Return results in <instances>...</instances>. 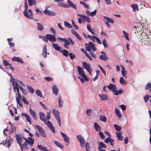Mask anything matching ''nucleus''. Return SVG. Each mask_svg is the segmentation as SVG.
<instances>
[{"mask_svg":"<svg viewBox=\"0 0 151 151\" xmlns=\"http://www.w3.org/2000/svg\"><path fill=\"white\" fill-rule=\"evenodd\" d=\"M78 72L79 76H78V78L80 80L82 83H84L85 81H88V79L86 75L85 72L83 71V68L79 66H77Z\"/></svg>","mask_w":151,"mask_h":151,"instance_id":"nucleus-1","label":"nucleus"},{"mask_svg":"<svg viewBox=\"0 0 151 151\" xmlns=\"http://www.w3.org/2000/svg\"><path fill=\"white\" fill-rule=\"evenodd\" d=\"M15 137L17 143L20 146H21L22 144L26 140V138L24 136L20 134H16Z\"/></svg>","mask_w":151,"mask_h":151,"instance_id":"nucleus-2","label":"nucleus"},{"mask_svg":"<svg viewBox=\"0 0 151 151\" xmlns=\"http://www.w3.org/2000/svg\"><path fill=\"white\" fill-rule=\"evenodd\" d=\"M52 113L54 116L57 121L60 127L61 125V122L60 117L59 115V112L58 110L54 109L52 110Z\"/></svg>","mask_w":151,"mask_h":151,"instance_id":"nucleus-3","label":"nucleus"},{"mask_svg":"<svg viewBox=\"0 0 151 151\" xmlns=\"http://www.w3.org/2000/svg\"><path fill=\"white\" fill-rule=\"evenodd\" d=\"M85 45L86 50L88 51H91V48L92 50L93 51H95L96 50V48L92 42H89L88 44L86 43Z\"/></svg>","mask_w":151,"mask_h":151,"instance_id":"nucleus-4","label":"nucleus"},{"mask_svg":"<svg viewBox=\"0 0 151 151\" xmlns=\"http://www.w3.org/2000/svg\"><path fill=\"white\" fill-rule=\"evenodd\" d=\"M83 65L84 68L88 72L89 75L91 76L92 69L90 64L85 62H83Z\"/></svg>","mask_w":151,"mask_h":151,"instance_id":"nucleus-5","label":"nucleus"},{"mask_svg":"<svg viewBox=\"0 0 151 151\" xmlns=\"http://www.w3.org/2000/svg\"><path fill=\"white\" fill-rule=\"evenodd\" d=\"M61 135L63 138V140L64 142H66L67 144L66 145H68L69 143V137L65 134L63 133L62 132H60Z\"/></svg>","mask_w":151,"mask_h":151,"instance_id":"nucleus-6","label":"nucleus"},{"mask_svg":"<svg viewBox=\"0 0 151 151\" xmlns=\"http://www.w3.org/2000/svg\"><path fill=\"white\" fill-rule=\"evenodd\" d=\"M78 140L80 142L81 146L83 147L85 143L84 139L83 137L81 135H78L77 136Z\"/></svg>","mask_w":151,"mask_h":151,"instance_id":"nucleus-7","label":"nucleus"},{"mask_svg":"<svg viewBox=\"0 0 151 151\" xmlns=\"http://www.w3.org/2000/svg\"><path fill=\"white\" fill-rule=\"evenodd\" d=\"M40 119L42 121H43L44 123L47 125V122L45 118V114L44 113L42 112H40L39 113Z\"/></svg>","mask_w":151,"mask_h":151,"instance_id":"nucleus-8","label":"nucleus"},{"mask_svg":"<svg viewBox=\"0 0 151 151\" xmlns=\"http://www.w3.org/2000/svg\"><path fill=\"white\" fill-rule=\"evenodd\" d=\"M48 127L53 133H55V128L52 124L50 121H48Z\"/></svg>","mask_w":151,"mask_h":151,"instance_id":"nucleus-9","label":"nucleus"},{"mask_svg":"<svg viewBox=\"0 0 151 151\" xmlns=\"http://www.w3.org/2000/svg\"><path fill=\"white\" fill-rule=\"evenodd\" d=\"M120 66L121 67L122 69L121 73L122 76L124 78H127V71L125 70V68L122 65H120Z\"/></svg>","mask_w":151,"mask_h":151,"instance_id":"nucleus-10","label":"nucleus"},{"mask_svg":"<svg viewBox=\"0 0 151 151\" xmlns=\"http://www.w3.org/2000/svg\"><path fill=\"white\" fill-rule=\"evenodd\" d=\"M48 40L50 41L51 42H55L56 40V39L55 37V35H52L48 34Z\"/></svg>","mask_w":151,"mask_h":151,"instance_id":"nucleus-11","label":"nucleus"},{"mask_svg":"<svg viewBox=\"0 0 151 151\" xmlns=\"http://www.w3.org/2000/svg\"><path fill=\"white\" fill-rule=\"evenodd\" d=\"M28 12L29 14H28L27 13V15L25 16L27 18L29 19H33V14H32V10L31 9H28Z\"/></svg>","mask_w":151,"mask_h":151,"instance_id":"nucleus-12","label":"nucleus"},{"mask_svg":"<svg viewBox=\"0 0 151 151\" xmlns=\"http://www.w3.org/2000/svg\"><path fill=\"white\" fill-rule=\"evenodd\" d=\"M12 60L13 61H17L22 64L24 63L22 60L19 57H14L12 58Z\"/></svg>","mask_w":151,"mask_h":151,"instance_id":"nucleus-13","label":"nucleus"},{"mask_svg":"<svg viewBox=\"0 0 151 151\" xmlns=\"http://www.w3.org/2000/svg\"><path fill=\"white\" fill-rule=\"evenodd\" d=\"M22 115L25 116L27 121L30 124H31V122L30 120V117L29 115L25 113H23L22 114Z\"/></svg>","mask_w":151,"mask_h":151,"instance_id":"nucleus-14","label":"nucleus"},{"mask_svg":"<svg viewBox=\"0 0 151 151\" xmlns=\"http://www.w3.org/2000/svg\"><path fill=\"white\" fill-rule=\"evenodd\" d=\"M99 96L101 100L106 101L108 99V96L105 94H99Z\"/></svg>","mask_w":151,"mask_h":151,"instance_id":"nucleus-15","label":"nucleus"},{"mask_svg":"<svg viewBox=\"0 0 151 151\" xmlns=\"http://www.w3.org/2000/svg\"><path fill=\"white\" fill-rule=\"evenodd\" d=\"M7 144V147H9L11 144V143L10 142V140L9 139H6L5 140V142H4V141H3V142H1L0 143V145H5L6 144Z\"/></svg>","mask_w":151,"mask_h":151,"instance_id":"nucleus-16","label":"nucleus"},{"mask_svg":"<svg viewBox=\"0 0 151 151\" xmlns=\"http://www.w3.org/2000/svg\"><path fill=\"white\" fill-rule=\"evenodd\" d=\"M47 46L46 45L44 46L42 49V55H43L44 58H45L47 56Z\"/></svg>","mask_w":151,"mask_h":151,"instance_id":"nucleus-17","label":"nucleus"},{"mask_svg":"<svg viewBox=\"0 0 151 151\" xmlns=\"http://www.w3.org/2000/svg\"><path fill=\"white\" fill-rule=\"evenodd\" d=\"M96 10L95 9L92 12H90L88 10L86 11V12L87 15L91 16H93L94 15L96 14Z\"/></svg>","mask_w":151,"mask_h":151,"instance_id":"nucleus-18","label":"nucleus"},{"mask_svg":"<svg viewBox=\"0 0 151 151\" xmlns=\"http://www.w3.org/2000/svg\"><path fill=\"white\" fill-rule=\"evenodd\" d=\"M67 3L69 6L71 7L74 9H76L77 8L76 5H74L70 0H67Z\"/></svg>","mask_w":151,"mask_h":151,"instance_id":"nucleus-19","label":"nucleus"},{"mask_svg":"<svg viewBox=\"0 0 151 151\" xmlns=\"http://www.w3.org/2000/svg\"><path fill=\"white\" fill-rule=\"evenodd\" d=\"M107 88L110 90L113 91L114 90L116 89L115 85L112 84H109L107 86Z\"/></svg>","mask_w":151,"mask_h":151,"instance_id":"nucleus-20","label":"nucleus"},{"mask_svg":"<svg viewBox=\"0 0 151 151\" xmlns=\"http://www.w3.org/2000/svg\"><path fill=\"white\" fill-rule=\"evenodd\" d=\"M101 54H102L103 55H100L99 57L102 60H106L108 59V58L106 56V53L104 52H101Z\"/></svg>","mask_w":151,"mask_h":151,"instance_id":"nucleus-21","label":"nucleus"},{"mask_svg":"<svg viewBox=\"0 0 151 151\" xmlns=\"http://www.w3.org/2000/svg\"><path fill=\"white\" fill-rule=\"evenodd\" d=\"M28 140L26 139V142L28 144H30L31 145L34 143V140L33 138L30 137H28Z\"/></svg>","mask_w":151,"mask_h":151,"instance_id":"nucleus-22","label":"nucleus"},{"mask_svg":"<svg viewBox=\"0 0 151 151\" xmlns=\"http://www.w3.org/2000/svg\"><path fill=\"white\" fill-rule=\"evenodd\" d=\"M71 32L73 34L76 36L79 40H81V38L79 35L74 30V29H72Z\"/></svg>","mask_w":151,"mask_h":151,"instance_id":"nucleus-23","label":"nucleus"},{"mask_svg":"<svg viewBox=\"0 0 151 151\" xmlns=\"http://www.w3.org/2000/svg\"><path fill=\"white\" fill-rule=\"evenodd\" d=\"M87 28L88 30L90 32L92 35H94L95 34L94 30L93 29H91V28L90 24H88L87 25Z\"/></svg>","mask_w":151,"mask_h":151,"instance_id":"nucleus-24","label":"nucleus"},{"mask_svg":"<svg viewBox=\"0 0 151 151\" xmlns=\"http://www.w3.org/2000/svg\"><path fill=\"white\" fill-rule=\"evenodd\" d=\"M30 113L32 115V117L35 119H36L37 117L36 116V114L35 111L32 110L31 108L29 109Z\"/></svg>","mask_w":151,"mask_h":151,"instance_id":"nucleus-25","label":"nucleus"},{"mask_svg":"<svg viewBox=\"0 0 151 151\" xmlns=\"http://www.w3.org/2000/svg\"><path fill=\"white\" fill-rule=\"evenodd\" d=\"M82 19L84 21L88 23H90L91 22L90 18L88 17L85 15L83 16Z\"/></svg>","mask_w":151,"mask_h":151,"instance_id":"nucleus-26","label":"nucleus"},{"mask_svg":"<svg viewBox=\"0 0 151 151\" xmlns=\"http://www.w3.org/2000/svg\"><path fill=\"white\" fill-rule=\"evenodd\" d=\"M104 17L107 22L112 24L114 23V20L112 19L105 16H104Z\"/></svg>","mask_w":151,"mask_h":151,"instance_id":"nucleus-27","label":"nucleus"},{"mask_svg":"<svg viewBox=\"0 0 151 151\" xmlns=\"http://www.w3.org/2000/svg\"><path fill=\"white\" fill-rule=\"evenodd\" d=\"M52 91L54 94L55 95H58V89L56 86L54 85L52 86Z\"/></svg>","mask_w":151,"mask_h":151,"instance_id":"nucleus-28","label":"nucleus"},{"mask_svg":"<svg viewBox=\"0 0 151 151\" xmlns=\"http://www.w3.org/2000/svg\"><path fill=\"white\" fill-rule=\"evenodd\" d=\"M53 47L56 50L61 51V48L58 46L57 44L53 43L52 44Z\"/></svg>","mask_w":151,"mask_h":151,"instance_id":"nucleus-29","label":"nucleus"},{"mask_svg":"<svg viewBox=\"0 0 151 151\" xmlns=\"http://www.w3.org/2000/svg\"><path fill=\"white\" fill-rule=\"evenodd\" d=\"M94 127L97 131H100L101 130V128L100 126L96 123H94Z\"/></svg>","mask_w":151,"mask_h":151,"instance_id":"nucleus-30","label":"nucleus"},{"mask_svg":"<svg viewBox=\"0 0 151 151\" xmlns=\"http://www.w3.org/2000/svg\"><path fill=\"white\" fill-rule=\"evenodd\" d=\"M64 42H65V44H64V46L65 47L66 49H68L69 48L68 45H69L70 44V41L65 40Z\"/></svg>","mask_w":151,"mask_h":151,"instance_id":"nucleus-31","label":"nucleus"},{"mask_svg":"<svg viewBox=\"0 0 151 151\" xmlns=\"http://www.w3.org/2000/svg\"><path fill=\"white\" fill-rule=\"evenodd\" d=\"M115 113L116 115L119 118L121 117L122 115L119 110L117 108H115Z\"/></svg>","mask_w":151,"mask_h":151,"instance_id":"nucleus-32","label":"nucleus"},{"mask_svg":"<svg viewBox=\"0 0 151 151\" xmlns=\"http://www.w3.org/2000/svg\"><path fill=\"white\" fill-rule=\"evenodd\" d=\"M113 92L114 93V95H117L119 94H121L123 92L122 90V89H120L118 91L116 90V89L114 90Z\"/></svg>","mask_w":151,"mask_h":151,"instance_id":"nucleus-33","label":"nucleus"},{"mask_svg":"<svg viewBox=\"0 0 151 151\" xmlns=\"http://www.w3.org/2000/svg\"><path fill=\"white\" fill-rule=\"evenodd\" d=\"M116 134L118 139L120 141H122L123 139V137L121 134L117 132H116Z\"/></svg>","mask_w":151,"mask_h":151,"instance_id":"nucleus-34","label":"nucleus"},{"mask_svg":"<svg viewBox=\"0 0 151 151\" xmlns=\"http://www.w3.org/2000/svg\"><path fill=\"white\" fill-rule=\"evenodd\" d=\"M119 82L121 84L123 85H125L127 84V82L124 80L122 77H120V78Z\"/></svg>","mask_w":151,"mask_h":151,"instance_id":"nucleus-35","label":"nucleus"},{"mask_svg":"<svg viewBox=\"0 0 151 151\" xmlns=\"http://www.w3.org/2000/svg\"><path fill=\"white\" fill-rule=\"evenodd\" d=\"M123 33V36L127 40H129V34H128L125 31H122Z\"/></svg>","mask_w":151,"mask_h":151,"instance_id":"nucleus-36","label":"nucleus"},{"mask_svg":"<svg viewBox=\"0 0 151 151\" xmlns=\"http://www.w3.org/2000/svg\"><path fill=\"white\" fill-rule=\"evenodd\" d=\"M37 29L41 31H42L44 29V27L42 25L39 23H37Z\"/></svg>","mask_w":151,"mask_h":151,"instance_id":"nucleus-37","label":"nucleus"},{"mask_svg":"<svg viewBox=\"0 0 151 151\" xmlns=\"http://www.w3.org/2000/svg\"><path fill=\"white\" fill-rule=\"evenodd\" d=\"M56 13L53 11L50 10H48V16H54L56 15Z\"/></svg>","mask_w":151,"mask_h":151,"instance_id":"nucleus-38","label":"nucleus"},{"mask_svg":"<svg viewBox=\"0 0 151 151\" xmlns=\"http://www.w3.org/2000/svg\"><path fill=\"white\" fill-rule=\"evenodd\" d=\"M100 120L104 122H106V117L102 115H100L99 116Z\"/></svg>","mask_w":151,"mask_h":151,"instance_id":"nucleus-39","label":"nucleus"},{"mask_svg":"<svg viewBox=\"0 0 151 151\" xmlns=\"http://www.w3.org/2000/svg\"><path fill=\"white\" fill-rule=\"evenodd\" d=\"M25 11L23 12V14L24 16L27 15V9L28 8V6L27 4L26 0H25Z\"/></svg>","mask_w":151,"mask_h":151,"instance_id":"nucleus-40","label":"nucleus"},{"mask_svg":"<svg viewBox=\"0 0 151 151\" xmlns=\"http://www.w3.org/2000/svg\"><path fill=\"white\" fill-rule=\"evenodd\" d=\"M39 37L40 38L42 39L45 42H47V34H46L45 36L39 35Z\"/></svg>","mask_w":151,"mask_h":151,"instance_id":"nucleus-41","label":"nucleus"},{"mask_svg":"<svg viewBox=\"0 0 151 151\" xmlns=\"http://www.w3.org/2000/svg\"><path fill=\"white\" fill-rule=\"evenodd\" d=\"M131 7L133 9V11L134 12H135L138 10L137 5V4H132Z\"/></svg>","mask_w":151,"mask_h":151,"instance_id":"nucleus-42","label":"nucleus"},{"mask_svg":"<svg viewBox=\"0 0 151 151\" xmlns=\"http://www.w3.org/2000/svg\"><path fill=\"white\" fill-rule=\"evenodd\" d=\"M58 5L60 7H63L65 8H67L68 7V5L62 2L58 3Z\"/></svg>","mask_w":151,"mask_h":151,"instance_id":"nucleus-43","label":"nucleus"},{"mask_svg":"<svg viewBox=\"0 0 151 151\" xmlns=\"http://www.w3.org/2000/svg\"><path fill=\"white\" fill-rule=\"evenodd\" d=\"M81 51L83 52L86 55V56L90 60H92V58L86 52V51L84 49H81Z\"/></svg>","mask_w":151,"mask_h":151,"instance_id":"nucleus-44","label":"nucleus"},{"mask_svg":"<svg viewBox=\"0 0 151 151\" xmlns=\"http://www.w3.org/2000/svg\"><path fill=\"white\" fill-rule=\"evenodd\" d=\"M64 24L66 27L68 28H72L73 27L70 24L66 22V21L64 22Z\"/></svg>","mask_w":151,"mask_h":151,"instance_id":"nucleus-45","label":"nucleus"},{"mask_svg":"<svg viewBox=\"0 0 151 151\" xmlns=\"http://www.w3.org/2000/svg\"><path fill=\"white\" fill-rule=\"evenodd\" d=\"M29 5L32 6L33 4L36 5V2L35 0H28Z\"/></svg>","mask_w":151,"mask_h":151,"instance_id":"nucleus-46","label":"nucleus"},{"mask_svg":"<svg viewBox=\"0 0 151 151\" xmlns=\"http://www.w3.org/2000/svg\"><path fill=\"white\" fill-rule=\"evenodd\" d=\"M60 52H62L63 55L67 57L68 55V52L65 50H64L63 51H61H61H60Z\"/></svg>","mask_w":151,"mask_h":151,"instance_id":"nucleus-47","label":"nucleus"},{"mask_svg":"<svg viewBox=\"0 0 151 151\" xmlns=\"http://www.w3.org/2000/svg\"><path fill=\"white\" fill-rule=\"evenodd\" d=\"M54 143L56 145V146L57 147H59L61 149L63 148V147L62 146V145L60 143L55 141Z\"/></svg>","mask_w":151,"mask_h":151,"instance_id":"nucleus-48","label":"nucleus"},{"mask_svg":"<svg viewBox=\"0 0 151 151\" xmlns=\"http://www.w3.org/2000/svg\"><path fill=\"white\" fill-rule=\"evenodd\" d=\"M27 88L28 90L30 93H34V91L33 89L31 87L28 85H27Z\"/></svg>","mask_w":151,"mask_h":151,"instance_id":"nucleus-49","label":"nucleus"},{"mask_svg":"<svg viewBox=\"0 0 151 151\" xmlns=\"http://www.w3.org/2000/svg\"><path fill=\"white\" fill-rule=\"evenodd\" d=\"M58 103L59 105V106L60 107H61L63 104V102L62 101L61 98L60 97L58 100Z\"/></svg>","mask_w":151,"mask_h":151,"instance_id":"nucleus-50","label":"nucleus"},{"mask_svg":"<svg viewBox=\"0 0 151 151\" xmlns=\"http://www.w3.org/2000/svg\"><path fill=\"white\" fill-rule=\"evenodd\" d=\"M80 3L83 6L86 8L87 9L89 8V6L87 4L83 1H81L80 2Z\"/></svg>","mask_w":151,"mask_h":151,"instance_id":"nucleus-51","label":"nucleus"},{"mask_svg":"<svg viewBox=\"0 0 151 151\" xmlns=\"http://www.w3.org/2000/svg\"><path fill=\"white\" fill-rule=\"evenodd\" d=\"M98 144L99 146L100 147H102L104 148H106V145L103 142H98Z\"/></svg>","mask_w":151,"mask_h":151,"instance_id":"nucleus-52","label":"nucleus"},{"mask_svg":"<svg viewBox=\"0 0 151 151\" xmlns=\"http://www.w3.org/2000/svg\"><path fill=\"white\" fill-rule=\"evenodd\" d=\"M35 93L37 95L40 96V97L42 98V97L41 92L39 90H36L35 91Z\"/></svg>","mask_w":151,"mask_h":151,"instance_id":"nucleus-53","label":"nucleus"},{"mask_svg":"<svg viewBox=\"0 0 151 151\" xmlns=\"http://www.w3.org/2000/svg\"><path fill=\"white\" fill-rule=\"evenodd\" d=\"M22 101L26 105H28L29 104V102L27 101V99L24 97V96H22Z\"/></svg>","mask_w":151,"mask_h":151,"instance_id":"nucleus-54","label":"nucleus"},{"mask_svg":"<svg viewBox=\"0 0 151 151\" xmlns=\"http://www.w3.org/2000/svg\"><path fill=\"white\" fill-rule=\"evenodd\" d=\"M20 99L18 97H17L16 101L17 103L18 104L19 106H22V102L20 100Z\"/></svg>","mask_w":151,"mask_h":151,"instance_id":"nucleus-55","label":"nucleus"},{"mask_svg":"<svg viewBox=\"0 0 151 151\" xmlns=\"http://www.w3.org/2000/svg\"><path fill=\"white\" fill-rule=\"evenodd\" d=\"M102 44L104 47L107 48L108 47L107 43L105 39H104L103 40Z\"/></svg>","mask_w":151,"mask_h":151,"instance_id":"nucleus-56","label":"nucleus"},{"mask_svg":"<svg viewBox=\"0 0 151 151\" xmlns=\"http://www.w3.org/2000/svg\"><path fill=\"white\" fill-rule=\"evenodd\" d=\"M114 126L115 128V129L116 131H120L121 130V128L118 125H117L116 124H114Z\"/></svg>","mask_w":151,"mask_h":151,"instance_id":"nucleus-57","label":"nucleus"},{"mask_svg":"<svg viewBox=\"0 0 151 151\" xmlns=\"http://www.w3.org/2000/svg\"><path fill=\"white\" fill-rule=\"evenodd\" d=\"M85 148L86 151H90V144L86 142V143Z\"/></svg>","mask_w":151,"mask_h":151,"instance_id":"nucleus-58","label":"nucleus"},{"mask_svg":"<svg viewBox=\"0 0 151 151\" xmlns=\"http://www.w3.org/2000/svg\"><path fill=\"white\" fill-rule=\"evenodd\" d=\"M112 140L111 138L110 137H109L105 139L104 142L106 143H108L110 142Z\"/></svg>","mask_w":151,"mask_h":151,"instance_id":"nucleus-59","label":"nucleus"},{"mask_svg":"<svg viewBox=\"0 0 151 151\" xmlns=\"http://www.w3.org/2000/svg\"><path fill=\"white\" fill-rule=\"evenodd\" d=\"M142 24L140 23H137L134 26V29H137V28H139V27H141Z\"/></svg>","mask_w":151,"mask_h":151,"instance_id":"nucleus-60","label":"nucleus"},{"mask_svg":"<svg viewBox=\"0 0 151 151\" xmlns=\"http://www.w3.org/2000/svg\"><path fill=\"white\" fill-rule=\"evenodd\" d=\"M91 109H87L86 111V114L88 116H90L91 113Z\"/></svg>","mask_w":151,"mask_h":151,"instance_id":"nucleus-61","label":"nucleus"},{"mask_svg":"<svg viewBox=\"0 0 151 151\" xmlns=\"http://www.w3.org/2000/svg\"><path fill=\"white\" fill-rule=\"evenodd\" d=\"M35 127L40 132H41L43 130L42 128L39 126L35 125Z\"/></svg>","mask_w":151,"mask_h":151,"instance_id":"nucleus-62","label":"nucleus"},{"mask_svg":"<svg viewBox=\"0 0 151 151\" xmlns=\"http://www.w3.org/2000/svg\"><path fill=\"white\" fill-rule=\"evenodd\" d=\"M99 134L101 139H104L105 138L104 136L103 133L101 131H100L99 132Z\"/></svg>","mask_w":151,"mask_h":151,"instance_id":"nucleus-63","label":"nucleus"},{"mask_svg":"<svg viewBox=\"0 0 151 151\" xmlns=\"http://www.w3.org/2000/svg\"><path fill=\"white\" fill-rule=\"evenodd\" d=\"M16 129L15 127L14 126H12V127H11V129L9 132L10 134L14 132V131H15Z\"/></svg>","mask_w":151,"mask_h":151,"instance_id":"nucleus-64","label":"nucleus"}]
</instances>
